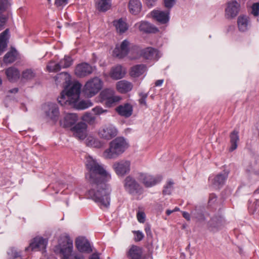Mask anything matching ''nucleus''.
Here are the masks:
<instances>
[{"mask_svg": "<svg viewBox=\"0 0 259 259\" xmlns=\"http://www.w3.org/2000/svg\"><path fill=\"white\" fill-rule=\"evenodd\" d=\"M85 165L89 171L86 175L91 185L88 191L89 196L101 207H108L110 205L111 190L106 184L111 177L102 165L92 157L87 158Z\"/></svg>", "mask_w": 259, "mask_h": 259, "instance_id": "f257e3e1", "label": "nucleus"}, {"mask_svg": "<svg viewBox=\"0 0 259 259\" xmlns=\"http://www.w3.org/2000/svg\"><path fill=\"white\" fill-rule=\"evenodd\" d=\"M128 146L124 138L117 137L110 142L109 148L104 151L103 156L107 159H115L124 153Z\"/></svg>", "mask_w": 259, "mask_h": 259, "instance_id": "f03ea898", "label": "nucleus"}, {"mask_svg": "<svg viewBox=\"0 0 259 259\" xmlns=\"http://www.w3.org/2000/svg\"><path fill=\"white\" fill-rule=\"evenodd\" d=\"M81 86L79 82H75L69 88H65L57 99L58 103L61 106H65L75 99H79Z\"/></svg>", "mask_w": 259, "mask_h": 259, "instance_id": "7ed1b4c3", "label": "nucleus"}, {"mask_svg": "<svg viewBox=\"0 0 259 259\" xmlns=\"http://www.w3.org/2000/svg\"><path fill=\"white\" fill-rule=\"evenodd\" d=\"M103 81L98 77H95L89 79L84 85L83 92L88 97L96 95L102 89Z\"/></svg>", "mask_w": 259, "mask_h": 259, "instance_id": "20e7f679", "label": "nucleus"}, {"mask_svg": "<svg viewBox=\"0 0 259 259\" xmlns=\"http://www.w3.org/2000/svg\"><path fill=\"white\" fill-rule=\"evenodd\" d=\"M124 187L127 192L133 196H136L138 199L144 193L143 187L130 176L126 177L124 179Z\"/></svg>", "mask_w": 259, "mask_h": 259, "instance_id": "39448f33", "label": "nucleus"}, {"mask_svg": "<svg viewBox=\"0 0 259 259\" xmlns=\"http://www.w3.org/2000/svg\"><path fill=\"white\" fill-rule=\"evenodd\" d=\"M100 101L106 107H111L119 102L121 98L114 95V91L110 89H105L99 95Z\"/></svg>", "mask_w": 259, "mask_h": 259, "instance_id": "423d86ee", "label": "nucleus"}, {"mask_svg": "<svg viewBox=\"0 0 259 259\" xmlns=\"http://www.w3.org/2000/svg\"><path fill=\"white\" fill-rule=\"evenodd\" d=\"M162 179L161 176L158 175L155 177L146 173H139L138 180L140 181L145 187L149 188L153 187L159 182Z\"/></svg>", "mask_w": 259, "mask_h": 259, "instance_id": "0eeeda50", "label": "nucleus"}, {"mask_svg": "<svg viewBox=\"0 0 259 259\" xmlns=\"http://www.w3.org/2000/svg\"><path fill=\"white\" fill-rule=\"evenodd\" d=\"M117 130L112 125L102 126L98 131V136L102 139L110 140L117 136Z\"/></svg>", "mask_w": 259, "mask_h": 259, "instance_id": "6e6552de", "label": "nucleus"}, {"mask_svg": "<svg viewBox=\"0 0 259 259\" xmlns=\"http://www.w3.org/2000/svg\"><path fill=\"white\" fill-rule=\"evenodd\" d=\"M48 244V239H45L42 237L37 236L34 238L30 243L29 246L25 248V251L31 250H42L46 251V248Z\"/></svg>", "mask_w": 259, "mask_h": 259, "instance_id": "1a4fd4ad", "label": "nucleus"}, {"mask_svg": "<svg viewBox=\"0 0 259 259\" xmlns=\"http://www.w3.org/2000/svg\"><path fill=\"white\" fill-rule=\"evenodd\" d=\"M130 41L125 39L120 45L116 46L113 52V55L119 59L123 58L130 53Z\"/></svg>", "mask_w": 259, "mask_h": 259, "instance_id": "9d476101", "label": "nucleus"}, {"mask_svg": "<svg viewBox=\"0 0 259 259\" xmlns=\"http://www.w3.org/2000/svg\"><path fill=\"white\" fill-rule=\"evenodd\" d=\"M240 4L236 1H231L227 3L225 9V16L228 19L235 18L240 11Z\"/></svg>", "mask_w": 259, "mask_h": 259, "instance_id": "9b49d317", "label": "nucleus"}, {"mask_svg": "<svg viewBox=\"0 0 259 259\" xmlns=\"http://www.w3.org/2000/svg\"><path fill=\"white\" fill-rule=\"evenodd\" d=\"M46 116L51 120L56 121L59 117L60 112L57 105L53 103H48L44 106Z\"/></svg>", "mask_w": 259, "mask_h": 259, "instance_id": "f8f14e48", "label": "nucleus"}, {"mask_svg": "<svg viewBox=\"0 0 259 259\" xmlns=\"http://www.w3.org/2000/svg\"><path fill=\"white\" fill-rule=\"evenodd\" d=\"M130 162L127 160H120L114 163L113 167L118 176H123L130 171Z\"/></svg>", "mask_w": 259, "mask_h": 259, "instance_id": "ddd939ff", "label": "nucleus"}, {"mask_svg": "<svg viewBox=\"0 0 259 259\" xmlns=\"http://www.w3.org/2000/svg\"><path fill=\"white\" fill-rule=\"evenodd\" d=\"M141 56L146 60L157 61L161 57L159 50L152 47L142 49Z\"/></svg>", "mask_w": 259, "mask_h": 259, "instance_id": "4468645a", "label": "nucleus"}, {"mask_svg": "<svg viewBox=\"0 0 259 259\" xmlns=\"http://www.w3.org/2000/svg\"><path fill=\"white\" fill-rule=\"evenodd\" d=\"M74 71L77 77H84L92 73L93 67L87 63H82L76 66Z\"/></svg>", "mask_w": 259, "mask_h": 259, "instance_id": "2eb2a0df", "label": "nucleus"}, {"mask_svg": "<svg viewBox=\"0 0 259 259\" xmlns=\"http://www.w3.org/2000/svg\"><path fill=\"white\" fill-rule=\"evenodd\" d=\"M75 245L80 252L90 253L93 251L89 241L83 237H79L76 239Z\"/></svg>", "mask_w": 259, "mask_h": 259, "instance_id": "dca6fc26", "label": "nucleus"}, {"mask_svg": "<svg viewBox=\"0 0 259 259\" xmlns=\"http://www.w3.org/2000/svg\"><path fill=\"white\" fill-rule=\"evenodd\" d=\"M87 124L83 122H78L72 128L74 136L80 140L85 139L87 135Z\"/></svg>", "mask_w": 259, "mask_h": 259, "instance_id": "f3484780", "label": "nucleus"}, {"mask_svg": "<svg viewBox=\"0 0 259 259\" xmlns=\"http://www.w3.org/2000/svg\"><path fill=\"white\" fill-rule=\"evenodd\" d=\"M151 15L155 20L161 24H166L169 21V10H154L151 12Z\"/></svg>", "mask_w": 259, "mask_h": 259, "instance_id": "a211bd4d", "label": "nucleus"}, {"mask_svg": "<svg viewBox=\"0 0 259 259\" xmlns=\"http://www.w3.org/2000/svg\"><path fill=\"white\" fill-rule=\"evenodd\" d=\"M115 110L120 116L127 118L133 114V108L131 104L126 103L117 106Z\"/></svg>", "mask_w": 259, "mask_h": 259, "instance_id": "6ab92c4d", "label": "nucleus"}, {"mask_svg": "<svg viewBox=\"0 0 259 259\" xmlns=\"http://www.w3.org/2000/svg\"><path fill=\"white\" fill-rule=\"evenodd\" d=\"M126 73V70L121 65L113 67L110 72V76L113 79L118 80L123 78Z\"/></svg>", "mask_w": 259, "mask_h": 259, "instance_id": "aec40b11", "label": "nucleus"}, {"mask_svg": "<svg viewBox=\"0 0 259 259\" xmlns=\"http://www.w3.org/2000/svg\"><path fill=\"white\" fill-rule=\"evenodd\" d=\"M92 106V103L90 101L81 100L79 101V99H75L70 104H68L67 106H70L77 110H83Z\"/></svg>", "mask_w": 259, "mask_h": 259, "instance_id": "412c9836", "label": "nucleus"}, {"mask_svg": "<svg viewBox=\"0 0 259 259\" xmlns=\"http://www.w3.org/2000/svg\"><path fill=\"white\" fill-rule=\"evenodd\" d=\"M137 25H138L139 30L144 33H155L159 31L156 27L147 21H141L139 24H137Z\"/></svg>", "mask_w": 259, "mask_h": 259, "instance_id": "4be33fe9", "label": "nucleus"}, {"mask_svg": "<svg viewBox=\"0 0 259 259\" xmlns=\"http://www.w3.org/2000/svg\"><path fill=\"white\" fill-rule=\"evenodd\" d=\"M5 74L7 79L11 82H15L20 77L19 70L14 67H10L5 70Z\"/></svg>", "mask_w": 259, "mask_h": 259, "instance_id": "5701e85b", "label": "nucleus"}, {"mask_svg": "<svg viewBox=\"0 0 259 259\" xmlns=\"http://www.w3.org/2000/svg\"><path fill=\"white\" fill-rule=\"evenodd\" d=\"M142 253L141 247L132 245L127 252V256L130 259H141Z\"/></svg>", "mask_w": 259, "mask_h": 259, "instance_id": "b1692460", "label": "nucleus"}, {"mask_svg": "<svg viewBox=\"0 0 259 259\" xmlns=\"http://www.w3.org/2000/svg\"><path fill=\"white\" fill-rule=\"evenodd\" d=\"M147 70V66L145 64H138L131 67L130 74L132 77H138L142 75Z\"/></svg>", "mask_w": 259, "mask_h": 259, "instance_id": "393cba45", "label": "nucleus"}, {"mask_svg": "<svg viewBox=\"0 0 259 259\" xmlns=\"http://www.w3.org/2000/svg\"><path fill=\"white\" fill-rule=\"evenodd\" d=\"M228 176L226 172L217 175L211 181V183L214 187L219 189L223 186Z\"/></svg>", "mask_w": 259, "mask_h": 259, "instance_id": "a878e982", "label": "nucleus"}, {"mask_svg": "<svg viewBox=\"0 0 259 259\" xmlns=\"http://www.w3.org/2000/svg\"><path fill=\"white\" fill-rule=\"evenodd\" d=\"M128 7L130 12L136 15L141 12L142 4L140 0H130Z\"/></svg>", "mask_w": 259, "mask_h": 259, "instance_id": "bb28decb", "label": "nucleus"}, {"mask_svg": "<svg viewBox=\"0 0 259 259\" xmlns=\"http://www.w3.org/2000/svg\"><path fill=\"white\" fill-rule=\"evenodd\" d=\"M132 88V84L125 80L118 81L116 83V89L121 93H126L131 91Z\"/></svg>", "mask_w": 259, "mask_h": 259, "instance_id": "cd10ccee", "label": "nucleus"}, {"mask_svg": "<svg viewBox=\"0 0 259 259\" xmlns=\"http://www.w3.org/2000/svg\"><path fill=\"white\" fill-rule=\"evenodd\" d=\"M230 144L229 151L232 152L235 150L238 146L237 143L239 141V133L236 130H234L230 133Z\"/></svg>", "mask_w": 259, "mask_h": 259, "instance_id": "c85d7f7f", "label": "nucleus"}, {"mask_svg": "<svg viewBox=\"0 0 259 259\" xmlns=\"http://www.w3.org/2000/svg\"><path fill=\"white\" fill-rule=\"evenodd\" d=\"M249 20L246 16H240L238 18L237 24L239 30L244 32L248 29Z\"/></svg>", "mask_w": 259, "mask_h": 259, "instance_id": "c756f323", "label": "nucleus"}, {"mask_svg": "<svg viewBox=\"0 0 259 259\" xmlns=\"http://www.w3.org/2000/svg\"><path fill=\"white\" fill-rule=\"evenodd\" d=\"M73 249L72 241L69 239H67L65 244L61 247L60 252L63 254V256H69Z\"/></svg>", "mask_w": 259, "mask_h": 259, "instance_id": "7c9ffc66", "label": "nucleus"}, {"mask_svg": "<svg viewBox=\"0 0 259 259\" xmlns=\"http://www.w3.org/2000/svg\"><path fill=\"white\" fill-rule=\"evenodd\" d=\"M77 120V116L76 114H67L64 117L63 126L70 127L74 124Z\"/></svg>", "mask_w": 259, "mask_h": 259, "instance_id": "2f4dec72", "label": "nucleus"}, {"mask_svg": "<svg viewBox=\"0 0 259 259\" xmlns=\"http://www.w3.org/2000/svg\"><path fill=\"white\" fill-rule=\"evenodd\" d=\"M9 29H6L0 34V53L3 52L7 47Z\"/></svg>", "mask_w": 259, "mask_h": 259, "instance_id": "473e14b6", "label": "nucleus"}, {"mask_svg": "<svg viewBox=\"0 0 259 259\" xmlns=\"http://www.w3.org/2000/svg\"><path fill=\"white\" fill-rule=\"evenodd\" d=\"M142 49H141L137 46H133L130 48V58L131 60H135L138 59L141 56Z\"/></svg>", "mask_w": 259, "mask_h": 259, "instance_id": "72a5a7b5", "label": "nucleus"}, {"mask_svg": "<svg viewBox=\"0 0 259 259\" xmlns=\"http://www.w3.org/2000/svg\"><path fill=\"white\" fill-rule=\"evenodd\" d=\"M114 25L115 26L117 31L120 33H124L128 28L127 24L121 19L114 21Z\"/></svg>", "mask_w": 259, "mask_h": 259, "instance_id": "f704fd0d", "label": "nucleus"}, {"mask_svg": "<svg viewBox=\"0 0 259 259\" xmlns=\"http://www.w3.org/2000/svg\"><path fill=\"white\" fill-rule=\"evenodd\" d=\"M87 145L95 148H100L103 146V143L98 139L93 137H88L86 140Z\"/></svg>", "mask_w": 259, "mask_h": 259, "instance_id": "c9c22d12", "label": "nucleus"}, {"mask_svg": "<svg viewBox=\"0 0 259 259\" xmlns=\"http://www.w3.org/2000/svg\"><path fill=\"white\" fill-rule=\"evenodd\" d=\"M8 259H16L21 258V252L18 251L15 248L11 247L7 251Z\"/></svg>", "mask_w": 259, "mask_h": 259, "instance_id": "e433bc0d", "label": "nucleus"}, {"mask_svg": "<svg viewBox=\"0 0 259 259\" xmlns=\"http://www.w3.org/2000/svg\"><path fill=\"white\" fill-rule=\"evenodd\" d=\"M47 68L49 72H57L61 69L59 62L51 60L47 66Z\"/></svg>", "mask_w": 259, "mask_h": 259, "instance_id": "4c0bfd02", "label": "nucleus"}, {"mask_svg": "<svg viewBox=\"0 0 259 259\" xmlns=\"http://www.w3.org/2000/svg\"><path fill=\"white\" fill-rule=\"evenodd\" d=\"M59 64L62 68H66L69 67L73 63V60L68 56H65L64 58L61 59L59 62Z\"/></svg>", "mask_w": 259, "mask_h": 259, "instance_id": "58836bf2", "label": "nucleus"}, {"mask_svg": "<svg viewBox=\"0 0 259 259\" xmlns=\"http://www.w3.org/2000/svg\"><path fill=\"white\" fill-rule=\"evenodd\" d=\"M16 59V52L10 51L8 52L4 57V62L6 64L14 62Z\"/></svg>", "mask_w": 259, "mask_h": 259, "instance_id": "ea45409f", "label": "nucleus"}, {"mask_svg": "<svg viewBox=\"0 0 259 259\" xmlns=\"http://www.w3.org/2000/svg\"><path fill=\"white\" fill-rule=\"evenodd\" d=\"M110 0H100L98 4V8L100 11L105 12L110 8Z\"/></svg>", "mask_w": 259, "mask_h": 259, "instance_id": "a19ab883", "label": "nucleus"}, {"mask_svg": "<svg viewBox=\"0 0 259 259\" xmlns=\"http://www.w3.org/2000/svg\"><path fill=\"white\" fill-rule=\"evenodd\" d=\"M35 73L31 69H26L22 73V78L25 80H31L35 77Z\"/></svg>", "mask_w": 259, "mask_h": 259, "instance_id": "79ce46f5", "label": "nucleus"}, {"mask_svg": "<svg viewBox=\"0 0 259 259\" xmlns=\"http://www.w3.org/2000/svg\"><path fill=\"white\" fill-rule=\"evenodd\" d=\"M222 220L220 217H214L208 222V226L212 228H217L221 224Z\"/></svg>", "mask_w": 259, "mask_h": 259, "instance_id": "37998d69", "label": "nucleus"}, {"mask_svg": "<svg viewBox=\"0 0 259 259\" xmlns=\"http://www.w3.org/2000/svg\"><path fill=\"white\" fill-rule=\"evenodd\" d=\"M174 183L172 181L170 180L168 182L167 184L164 187L162 193L164 195H169L171 194V191L173 189Z\"/></svg>", "mask_w": 259, "mask_h": 259, "instance_id": "c03bdc74", "label": "nucleus"}, {"mask_svg": "<svg viewBox=\"0 0 259 259\" xmlns=\"http://www.w3.org/2000/svg\"><path fill=\"white\" fill-rule=\"evenodd\" d=\"M251 13L255 17L259 15V2L254 3L252 6Z\"/></svg>", "mask_w": 259, "mask_h": 259, "instance_id": "a18cd8bd", "label": "nucleus"}, {"mask_svg": "<svg viewBox=\"0 0 259 259\" xmlns=\"http://www.w3.org/2000/svg\"><path fill=\"white\" fill-rule=\"evenodd\" d=\"M133 233L135 234L136 236L134 239L136 242H139L141 241L144 238V235L143 233L140 231H133Z\"/></svg>", "mask_w": 259, "mask_h": 259, "instance_id": "49530a36", "label": "nucleus"}, {"mask_svg": "<svg viewBox=\"0 0 259 259\" xmlns=\"http://www.w3.org/2000/svg\"><path fill=\"white\" fill-rule=\"evenodd\" d=\"M9 6L8 0H0V12L5 11Z\"/></svg>", "mask_w": 259, "mask_h": 259, "instance_id": "de8ad7c7", "label": "nucleus"}, {"mask_svg": "<svg viewBox=\"0 0 259 259\" xmlns=\"http://www.w3.org/2000/svg\"><path fill=\"white\" fill-rule=\"evenodd\" d=\"M93 111L96 115H100L107 112V110L103 109L100 106H97L95 107L93 109Z\"/></svg>", "mask_w": 259, "mask_h": 259, "instance_id": "09e8293b", "label": "nucleus"}, {"mask_svg": "<svg viewBox=\"0 0 259 259\" xmlns=\"http://www.w3.org/2000/svg\"><path fill=\"white\" fill-rule=\"evenodd\" d=\"M176 0H164V4L166 8L169 10L175 4Z\"/></svg>", "mask_w": 259, "mask_h": 259, "instance_id": "8fccbe9b", "label": "nucleus"}, {"mask_svg": "<svg viewBox=\"0 0 259 259\" xmlns=\"http://www.w3.org/2000/svg\"><path fill=\"white\" fill-rule=\"evenodd\" d=\"M140 99L139 100V103L142 105H146V100L148 97V94L146 93H141L139 94Z\"/></svg>", "mask_w": 259, "mask_h": 259, "instance_id": "3c124183", "label": "nucleus"}, {"mask_svg": "<svg viewBox=\"0 0 259 259\" xmlns=\"http://www.w3.org/2000/svg\"><path fill=\"white\" fill-rule=\"evenodd\" d=\"M145 214L144 212L138 211L137 214V218L140 223H143L145 221Z\"/></svg>", "mask_w": 259, "mask_h": 259, "instance_id": "603ef678", "label": "nucleus"}, {"mask_svg": "<svg viewBox=\"0 0 259 259\" xmlns=\"http://www.w3.org/2000/svg\"><path fill=\"white\" fill-rule=\"evenodd\" d=\"M7 18L4 16H0V30H2L4 28L5 23H6Z\"/></svg>", "mask_w": 259, "mask_h": 259, "instance_id": "864d4df0", "label": "nucleus"}, {"mask_svg": "<svg viewBox=\"0 0 259 259\" xmlns=\"http://www.w3.org/2000/svg\"><path fill=\"white\" fill-rule=\"evenodd\" d=\"M68 0H55V5L57 7H60L67 4Z\"/></svg>", "mask_w": 259, "mask_h": 259, "instance_id": "5fc2aeb1", "label": "nucleus"}, {"mask_svg": "<svg viewBox=\"0 0 259 259\" xmlns=\"http://www.w3.org/2000/svg\"><path fill=\"white\" fill-rule=\"evenodd\" d=\"M145 231L147 236H151V227L149 224H146L145 227Z\"/></svg>", "mask_w": 259, "mask_h": 259, "instance_id": "6e6d98bb", "label": "nucleus"}, {"mask_svg": "<svg viewBox=\"0 0 259 259\" xmlns=\"http://www.w3.org/2000/svg\"><path fill=\"white\" fill-rule=\"evenodd\" d=\"M157 0H146V4L148 7H152L155 5Z\"/></svg>", "mask_w": 259, "mask_h": 259, "instance_id": "4d7b16f0", "label": "nucleus"}, {"mask_svg": "<svg viewBox=\"0 0 259 259\" xmlns=\"http://www.w3.org/2000/svg\"><path fill=\"white\" fill-rule=\"evenodd\" d=\"M183 216L187 221L190 220V215L188 212L186 211L183 212Z\"/></svg>", "mask_w": 259, "mask_h": 259, "instance_id": "13d9d810", "label": "nucleus"}, {"mask_svg": "<svg viewBox=\"0 0 259 259\" xmlns=\"http://www.w3.org/2000/svg\"><path fill=\"white\" fill-rule=\"evenodd\" d=\"M64 184L63 183H60L59 182H57L54 184V186H53V188H58V187H61L63 188V186H64Z\"/></svg>", "mask_w": 259, "mask_h": 259, "instance_id": "bf43d9fd", "label": "nucleus"}, {"mask_svg": "<svg viewBox=\"0 0 259 259\" xmlns=\"http://www.w3.org/2000/svg\"><path fill=\"white\" fill-rule=\"evenodd\" d=\"M164 80L163 79H159L156 81L155 83V85L156 87L160 86L163 83Z\"/></svg>", "mask_w": 259, "mask_h": 259, "instance_id": "052dcab7", "label": "nucleus"}, {"mask_svg": "<svg viewBox=\"0 0 259 259\" xmlns=\"http://www.w3.org/2000/svg\"><path fill=\"white\" fill-rule=\"evenodd\" d=\"M74 259H85L84 257L82 254H76L74 256Z\"/></svg>", "mask_w": 259, "mask_h": 259, "instance_id": "680f3d73", "label": "nucleus"}, {"mask_svg": "<svg viewBox=\"0 0 259 259\" xmlns=\"http://www.w3.org/2000/svg\"><path fill=\"white\" fill-rule=\"evenodd\" d=\"M18 91H19L18 88H14L13 89L10 90L9 91V92L10 93L16 94V93H17L18 92Z\"/></svg>", "mask_w": 259, "mask_h": 259, "instance_id": "e2e57ef3", "label": "nucleus"}, {"mask_svg": "<svg viewBox=\"0 0 259 259\" xmlns=\"http://www.w3.org/2000/svg\"><path fill=\"white\" fill-rule=\"evenodd\" d=\"M90 259H99V257L98 254L93 253L90 257Z\"/></svg>", "mask_w": 259, "mask_h": 259, "instance_id": "0e129e2a", "label": "nucleus"}, {"mask_svg": "<svg viewBox=\"0 0 259 259\" xmlns=\"http://www.w3.org/2000/svg\"><path fill=\"white\" fill-rule=\"evenodd\" d=\"M62 74H64L65 75H68V73L67 72H62L59 74H57V76H55V78H56V80H57V79L59 77V76L61 75H62Z\"/></svg>", "mask_w": 259, "mask_h": 259, "instance_id": "69168bd1", "label": "nucleus"}, {"mask_svg": "<svg viewBox=\"0 0 259 259\" xmlns=\"http://www.w3.org/2000/svg\"><path fill=\"white\" fill-rule=\"evenodd\" d=\"M172 212H173V211L172 210H169V209H167L166 211V213L167 215H170Z\"/></svg>", "mask_w": 259, "mask_h": 259, "instance_id": "338daca9", "label": "nucleus"}, {"mask_svg": "<svg viewBox=\"0 0 259 259\" xmlns=\"http://www.w3.org/2000/svg\"><path fill=\"white\" fill-rule=\"evenodd\" d=\"M62 259H69V258L68 256H63Z\"/></svg>", "mask_w": 259, "mask_h": 259, "instance_id": "774afa93", "label": "nucleus"}]
</instances>
